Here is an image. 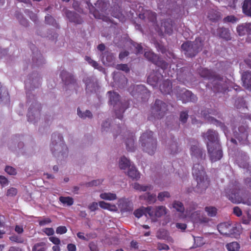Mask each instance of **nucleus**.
<instances>
[{"label":"nucleus","mask_w":251,"mask_h":251,"mask_svg":"<svg viewBox=\"0 0 251 251\" xmlns=\"http://www.w3.org/2000/svg\"><path fill=\"white\" fill-rule=\"evenodd\" d=\"M190 155L194 162L192 174L197 181V187L201 192L205 190L209 185V181L205 175L203 167L200 164L205 159L204 151L201 148L198 142L190 148Z\"/></svg>","instance_id":"nucleus-1"},{"label":"nucleus","mask_w":251,"mask_h":251,"mask_svg":"<svg viewBox=\"0 0 251 251\" xmlns=\"http://www.w3.org/2000/svg\"><path fill=\"white\" fill-rule=\"evenodd\" d=\"M118 2L114 4L111 7L110 10H108L107 7L109 6V2L105 0H98L95 4L96 8L93 10L90 9V12L93 14L96 19L102 20L104 22L112 23V21L108 17L109 12L110 11L111 15L118 19L121 21L125 20V17L123 15L120 0H116Z\"/></svg>","instance_id":"nucleus-2"},{"label":"nucleus","mask_w":251,"mask_h":251,"mask_svg":"<svg viewBox=\"0 0 251 251\" xmlns=\"http://www.w3.org/2000/svg\"><path fill=\"white\" fill-rule=\"evenodd\" d=\"M224 196L233 203H242L251 205V194L241 188L239 182L232 181L225 188Z\"/></svg>","instance_id":"nucleus-3"},{"label":"nucleus","mask_w":251,"mask_h":251,"mask_svg":"<svg viewBox=\"0 0 251 251\" xmlns=\"http://www.w3.org/2000/svg\"><path fill=\"white\" fill-rule=\"evenodd\" d=\"M199 73L202 77L210 81V84L208 85L212 86V89L215 93H224L228 90L226 81L223 77L217 75L215 72L206 68H201L199 69Z\"/></svg>","instance_id":"nucleus-4"},{"label":"nucleus","mask_w":251,"mask_h":251,"mask_svg":"<svg viewBox=\"0 0 251 251\" xmlns=\"http://www.w3.org/2000/svg\"><path fill=\"white\" fill-rule=\"evenodd\" d=\"M107 94L109 96V104L113 105L116 117L121 120L123 117V114L128 107V102L121 101L120 96L117 92L108 91Z\"/></svg>","instance_id":"nucleus-5"},{"label":"nucleus","mask_w":251,"mask_h":251,"mask_svg":"<svg viewBox=\"0 0 251 251\" xmlns=\"http://www.w3.org/2000/svg\"><path fill=\"white\" fill-rule=\"evenodd\" d=\"M140 142L143 151L150 155H152L156 151L157 140L153 137V132L147 130L142 134L140 138Z\"/></svg>","instance_id":"nucleus-6"},{"label":"nucleus","mask_w":251,"mask_h":251,"mask_svg":"<svg viewBox=\"0 0 251 251\" xmlns=\"http://www.w3.org/2000/svg\"><path fill=\"white\" fill-rule=\"evenodd\" d=\"M203 43L200 38H197L193 42L186 41L183 43L181 48L187 57H193L202 50Z\"/></svg>","instance_id":"nucleus-7"},{"label":"nucleus","mask_w":251,"mask_h":251,"mask_svg":"<svg viewBox=\"0 0 251 251\" xmlns=\"http://www.w3.org/2000/svg\"><path fill=\"white\" fill-rule=\"evenodd\" d=\"M50 150L53 154H54L56 151L63 156L68 154V148L64 143L63 138L60 134L54 133L51 135Z\"/></svg>","instance_id":"nucleus-8"},{"label":"nucleus","mask_w":251,"mask_h":251,"mask_svg":"<svg viewBox=\"0 0 251 251\" xmlns=\"http://www.w3.org/2000/svg\"><path fill=\"white\" fill-rule=\"evenodd\" d=\"M167 106L163 101L156 100L153 106L151 108V115L148 117V119L153 121V119H161L168 111Z\"/></svg>","instance_id":"nucleus-9"},{"label":"nucleus","mask_w":251,"mask_h":251,"mask_svg":"<svg viewBox=\"0 0 251 251\" xmlns=\"http://www.w3.org/2000/svg\"><path fill=\"white\" fill-rule=\"evenodd\" d=\"M249 159V157L246 153L242 152L239 153L236 159V162L239 167L246 169V172L249 173L251 176V165H250L248 162ZM245 182L251 189V177L246 178Z\"/></svg>","instance_id":"nucleus-10"},{"label":"nucleus","mask_w":251,"mask_h":251,"mask_svg":"<svg viewBox=\"0 0 251 251\" xmlns=\"http://www.w3.org/2000/svg\"><path fill=\"white\" fill-rule=\"evenodd\" d=\"M206 146L208 156L212 162L219 161L223 157V151L220 143H216L215 145L207 143Z\"/></svg>","instance_id":"nucleus-11"},{"label":"nucleus","mask_w":251,"mask_h":251,"mask_svg":"<svg viewBox=\"0 0 251 251\" xmlns=\"http://www.w3.org/2000/svg\"><path fill=\"white\" fill-rule=\"evenodd\" d=\"M175 93L177 99L181 100L183 103H187L188 102H194L198 100L196 96L191 91L185 89H180L179 87L176 88Z\"/></svg>","instance_id":"nucleus-12"},{"label":"nucleus","mask_w":251,"mask_h":251,"mask_svg":"<svg viewBox=\"0 0 251 251\" xmlns=\"http://www.w3.org/2000/svg\"><path fill=\"white\" fill-rule=\"evenodd\" d=\"M129 91L133 97L137 96L143 98L144 96L148 99L150 96V92L143 85H134L129 88Z\"/></svg>","instance_id":"nucleus-13"},{"label":"nucleus","mask_w":251,"mask_h":251,"mask_svg":"<svg viewBox=\"0 0 251 251\" xmlns=\"http://www.w3.org/2000/svg\"><path fill=\"white\" fill-rule=\"evenodd\" d=\"M202 137L207 140V143L215 145L216 143H220L218 132L213 129H208L206 132L202 134Z\"/></svg>","instance_id":"nucleus-14"},{"label":"nucleus","mask_w":251,"mask_h":251,"mask_svg":"<svg viewBox=\"0 0 251 251\" xmlns=\"http://www.w3.org/2000/svg\"><path fill=\"white\" fill-rule=\"evenodd\" d=\"M41 111V105L35 103V105L31 104L28 109L27 114L28 121L32 122L35 120L36 116L40 114Z\"/></svg>","instance_id":"nucleus-15"},{"label":"nucleus","mask_w":251,"mask_h":251,"mask_svg":"<svg viewBox=\"0 0 251 251\" xmlns=\"http://www.w3.org/2000/svg\"><path fill=\"white\" fill-rule=\"evenodd\" d=\"M139 18L151 23L152 25H155L157 24L156 14L151 10H146L143 13H140Z\"/></svg>","instance_id":"nucleus-16"},{"label":"nucleus","mask_w":251,"mask_h":251,"mask_svg":"<svg viewBox=\"0 0 251 251\" xmlns=\"http://www.w3.org/2000/svg\"><path fill=\"white\" fill-rule=\"evenodd\" d=\"M149 216L152 219L159 218L166 214V208L163 206H159L155 208L149 206Z\"/></svg>","instance_id":"nucleus-17"},{"label":"nucleus","mask_w":251,"mask_h":251,"mask_svg":"<svg viewBox=\"0 0 251 251\" xmlns=\"http://www.w3.org/2000/svg\"><path fill=\"white\" fill-rule=\"evenodd\" d=\"M248 126L246 125H242L238 127L239 133L236 135V138L241 144H245L247 140L248 137Z\"/></svg>","instance_id":"nucleus-18"},{"label":"nucleus","mask_w":251,"mask_h":251,"mask_svg":"<svg viewBox=\"0 0 251 251\" xmlns=\"http://www.w3.org/2000/svg\"><path fill=\"white\" fill-rule=\"evenodd\" d=\"M126 137L125 143L126 145V150L129 151H133L135 150L134 142L135 136L134 134L132 132H130L129 131H126L124 133Z\"/></svg>","instance_id":"nucleus-19"},{"label":"nucleus","mask_w":251,"mask_h":251,"mask_svg":"<svg viewBox=\"0 0 251 251\" xmlns=\"http://www.w3.org/2000/svg\"><path fill=\"white\" fill-rule=\"evenodd\" d=\"M118 205L121 212H130L133 210L132 203L128 199L125 198L119 200Z\"/></svg>","instance_id":"nucleus-20"},{"label":"nucleus","mask_w":251,"mask_h":251,"mask_svg":"<svg viewBox=\"0 0 251 251\" xmlns=\"http://www.w3.org/2000/svg\"><path fill=\"white\" fill-rule=\"evenodd\" d=\"M83 82L86 85V92L87 94L96 93L98 89V86L96 83L93 82L91 77H86L83 79Z\"/></svg>","instance_id":"nucleus-21"},{"label":"nucleus","mask_w":251,"mask_h":251,"mask_svg":"<svg viewBox=\"0 0 251 251\" xmlns=\"http://www.w3.org/2000/svg\"><path fill=\"white\" fill-rule=\"evenodd\" d=\"M60 77L66 85L75 84L76 83V80L75 78L74 75L66 71L63 70L61 72Z\"/></svg>","instance_id":"nucleus-22"},{"label":"nucleus","mask_w":251,"mask_h":251,"mask_svg":"<svg viewBox=\"0 0 251 251\" xmlns=\"http://www.w3.org/2000/svg\"><path fill=\"white\" fill-rule=\"evenodd\" d=\"M65 14L70 22H73L76 24H81L83 22V19L80 16L75 12L66 10Z\"/></svg>","instance_id":"nucleus-23"},{"label":"nucleus","mask_w":251,"mask_h":251,"mask_svg":"<svg viewBox=\"0 0 251 251\" xmlns=\"http://www.w3.org/2000/svg\"><path fill=\"white\" fill-rule=\"evenodd\" d=\"M159 89L162 94L171 95L173 93L172 83L169 79L165 80L160 85Z\"/></svg>","instance_id":"nucleus-24"},{"label":"nucleus","mask_w":251,"mask_h":251,"mask_svg":"<svg viewBox=\"0 0 251 251\" xmlns=\"http://www.w3.org/2000/svg\"><path fill=\"white\" fill-rule=\"evenodd\" d=\"M237 32L240 36L251 34V23H244L237 27Z\"/></svg>","instance_id":"nucleus-25"},{"label":"nucleus","mask_w":251,"mask_h":251,"mask_svg":"<svg viewBox=\"0 0 251 251\" xmlns=\"http://www.w3.org/2000/svg\"><path fill=\"white\" fill-rule=\"evenodd\" d=\"M201 115L205 120L213 122L215 121L216 122H217L216 119L212 117V115L217 116L218 115V112L216 110L205 109L201 111Z\"/></svg>","instance_id":"nucleus-26"},{"label":"nucleus","mask_w":251,"mask_h":251,"mask_svg":"<svg viewBox=\"0 0 251 251\" xmlns=\"http://www.w3.org/2000/svg\"><path fill=\"white\" fill-rule=\"evenodd\" d=\"M242 80L243 86L247 89L251 91V71H246L242 75Z\"/></svg>","instance_id":"nucleus-27"},{"label":"nucleus","mask_w":251,"mask_h":251,"mask_svg":"<svg viewBox=\"0 0 251 251\" xmlns=\"http://www.w3.org/2000/svg\"><path fill=\"white\" fill-rule=\"evenodd\" d=\"M162 77V75L160 74H158L157 73H153L148 76L147 81L151 85L155 87L157 85L159 79Z\"/></svg>","instance_id":"nucleus-28"},{"label":"nucleus","mask_w":251,"mask_h":251,"mask_svg":"<svg viewBox=\"0 0 251 251\" xmlns=\"http://www.w3.org/2000/svg\"><path fill=\"white\" fill-rule=\"evenodd\" d=\"M207 18L212 22H217L221 19V14L217 10L211 9L208 12Z\"/></svg>","instance_id":"nucleus-29"},{"label":"nucleus","mask_w":251,"mask_h":251,"mask_svg":"<svg viewBox=\"0 0 251 251\" xmlns=\"http://www.w3.org/2000/svg\"><path fill=\"white\" fill-rule=\"evenodd\" d=\"M161 26L164 27V31L166 33L171 35L173 33V21L171 19H168L163 21L161 23Z\"/></svg>","instance_id":"nucleus-30"},{"label":"nucleus","mask_w":251,"mask_h":251,"mask_svg":"<svg viewBox=\"0 0 251 251\" xmlns=\"http://www.w3.org/2000/svg\"><path fill=\"white\" fill-rule=\"evenodd\" d=\"M231 225L227 223H223L219 224L217 228L221 234L228 235L230 233Z\"/></svg>","instance_id":"nucleus-31"},{"label":"nucleus","mask_w":251,"mask_h":251,"mask_svg":"<svg viewBox=\"0 0 251 251\" xmlns=\"http://www.w3.org/2000/svg\"><path fill=\"white\" fill-rule=\"evenodd\" d=\"M127 175L133 180H137L140 177V173L136 169L135 166L131 165L128 167Z\"/></svg>","instance_id":"nucleus-32"},{"label":"nucleus","mask_w":251,"mask_h":251,"mask_svg":"<svg viewBox=\"0 0 251 251\" xmlns=\"http://www.w3.org/2000/svg\"><path fill=\"white\" fill-rule=\"evenodd\" d=\"M217 32L221 38L226 41L231 40L230 33L228 29L224 27L220 28L218 29Z\"/></svg>","instance_id":"nucleus-33"},{"label":"nucleus","mask_w":251,"mask_h":251,"mask_svg":"<svg viewBox=\"0 0 251 251\" xmlns=\"http://www.w3.org/2000/svg\"><path fill=\"white\" fill-rule=\"evenodd\" d=\"M242 11L245 15L251 17V0H244Z\"/></svg>","instance_id":"nucleus-34"},{"label":"nucleus","mask_w":251,"mask_h":251,"mask_svg":"<svg viewBox=\"0 0 251 251\" xmlns=\"http://www.w3.org/2000/svg\"><path fill=\"white\" fill-rule=\"evenodd\" d=\"M169 144L168 150L170 154H175L179 151V148L178 143L176 140H174V138L170 141Z\"/></svg>","instance_id":"nucleus-35"},{"label":"nucleus","mask_w":251,"mask_h":251,"mask_svg":"<svg viewBox=\"0 0 251 251\" xmlns=\"http://www.w3.org/2000/svg\"><path fill=\"white\" fill-rule=\"evenodd\" d=\"M149 206L146 208L144 207H141L137 209H136L134 211L133 214L136 218H140L144 215L146 216H147V215H149Z\"/></svg>","instance_id":"nucleus-36"},{"label":"nucleus","mask_w":251,"mask_h":251,"mask_svg":"<svg viewBox=\"0 0 251 251\" xmlns=\"http://www.w3.org/2000/svg\"><path fill=\"white\" fill-rule=\"evenodd\" d=\"M99 205L101 208L104 209H107L111 211H117V208L115 205L110 204V203L105 202L104 201H99Z\"/></svg>","instance_id":"nucleus-37"},{"label":"nucleus","mask_w":251,"mask_h":251,"mask_svg":"<svg viewBox=\"0 0 251 251\" xmlns=\"http://www.w3.org/2000/svg\"><path fill=\"white\" fill-rule=\"evenodd\" d=\"M32 60L36 66H39L44 63V58L42 55L38 50H36L35 54L33 56Z\"/></svg>","instance_id":"nucleus-38"},{"label":"nucleus","mask_w":251,"mask_h":251,"mask_svg":"<svg viewBox=\"0 0 251 251\" xmlns=\"http://www.w3.org/2000/svg\"><path fill=\"white\" fill-rule=\"evenodd\" d=\"M119 164L121 169L125 170L130 166V162L129 159L124 156L120 158Z\"/></svg>","instance_id":"nucleus-39"},{"label":"nucleus","mask_w":251,"mask_h":251,"mask_svg":"<svg viewBox=\"0 0 251 251\" xmlns=\"http://www.w3.org/2000/svg\"><path fill=\"white\" fill-rule=\"evenodd\" d=\"M145 57L149 61L153 63L156 61L157 59H158V56L151 51H147L144 53Z\"/></svg>","instance_id":"nucleus-40"},{"label":"nucleus","mask_w":251,"mask_h":251,"mask_svg":"<svg viewBox=\"0 0 251 251\" xmlns=\"http://www.w3.org/2000/svg\"><path fill=\"white\" fill-rule=\"evenodd\" d=\"M100 196L101 199L105 200L113 201L117 199L116 195L111 193H103Z\"/></svg>","instance_id":"nucleus-41"},{"label":"nucleus","mask_w":251,"mask_h":251,"mask_svg":"<svg viewBox=\"0 0 251 251\" xmlns=\"http://www.w3.org/2000/svg\"><path fill=\"white\" fill-rule=\"evenodd\" d=\"M228 251H238L240 249V245L237 242H232L226 245Z\"/></svg>","instance_id":"nucleus-42"},{"label":"nucleus","mask_w":251,"mask_h":251,"mask_svg":"<svg viewBox=\"0 0 251 251\" xmlns=\"http://www.w3.org/2000/svg\"><path fill=\"white\" fill-rule=\"evenodd\" d=\"M59 201L64 204L71 206L74 203V199L70 197H60Z\"/></svg>","instance_id":"nucleus-43"},{"label":"nucleus","mask_w":251,"mask_h":251,"mask_svg":"<svg viewBox=\"0 0 251 251\" xmlns=\"http://www.w3.org/2000/svg\"><path fill=\"white\" fill-rule=\"evenodd\" d=\"M134 189L139 191H146L151 189V185H142L138 183H134L133 185Z\"/></svg>","instance_id":"nucleus-44"},{"label":"nucleus","mask_w":251,"mask_h":251,"mask_svg":"<svg viewBox=\"0 0 251 251\" xmlns=\"http://www.w3.org/2000/svg\"><path fill=\"white\" fill-rule=\"evenodd\" d=\"M156 66L161 68L163 70L167 69L168 67V63H167L165 60L161 59L158 57V59H157L156 61L154 63Z\"/></svg>","instance_id":"nucleus-45"},{"label":"nucleus","mask_w":251,"mask_h":251,"mask_svg":"<svg viewBox=\"0 0 251 251\" xmlns=\"http://www.w3.org/2000/svg\"><path fill=\"white\" fill-rule=\"evenodd\" d=\"M77 114L79 117L82 119H85L87 117L91 118L93 116L90 111L87 110L85 112H82L79 108H77Z\"/></svg>","instance_id":"nucleus-46"},{"label":"nucleus","mask_w":251,"mask_h":251,"mask_svg":"<svg viewBox=\"0 0 251 251\" xmlns=\"http://www.w3.org/2000/svg\"><path fill=\"white\" fill-rule=\"evenodd\" d=\"M46 23L50 25H52L56 27L58 26V24L56 23V20L50 15H48L45 17Z\"/></svg>","instance_id":"nucleus-47"},{"label":"nucleus","mask_w":251,"mask_h":251,"mask_svg":"<svg viewBox=\"0 0 251 251\" xmlns=\"http://www.w3.org/2000/svg\"><path fill=\"white\" fill-rule=\"evenodd\" d=\"M205 211L210 217L216 216L217 212V208L214 206H206L205 207Z\"/></svg>","instance_id":"nucleus-48"},{"label":"nucleus","mask_w":251,"mask_h":251,"mask_svg":"<svg viewBox=\"0 0 251 251\" xmlns=\"http://www.w3.org/2000/svg\"><path fill=\"white\" fill-rule=\"evenodd\" d=\"M145 200L150 203H153L156 201V195L155 194H151L150 193H147L144 195Z\"/></svg>","instance_id":"nucleus-49"},{"label":"nucleus","mask_w":251,"mask_h":251,"mask_svg":"<svg viewBox=\"0 0 251 251\" xmlns=\"http://www.w3.org/2000/svg\"><path fill=\"white\" fill-rule=\"evenodd\" d=\"M16 17L17 19L19 20L20 24L23 25L25 26H27L28 25V22L26 19H25L23 15L19 12H16Z\"/></svg>","instance_id":"nucleus-50"},{"label":"nucleus","mask_w":251,"mask_h":251,"mask_svg":"<svg viewBox=\"0 0 251 251\" xmlns=\"http://www.w3.org/2000/svg\"><path fill=\"white\" fill-rule=\"evenodd\" d=\"M173 207L177 211L181 213L183 212L184 211V207L183 203L179 201H175L174 202Z\"/></svg>","instance_id":"nucleus-51"},{"label":"nucleus","mask_w":251,"mask_h":251,"mask_svg":"<svg viewBox=\"0 0 251 251\" xmlns=\"http://www.w3.org/2000/svg\"><path fill=\"white\" fill-rule=\"evenodd\" d=\"M45 244L43 242L36 243L32 248V251H45Z\"/></svg>","instance_id":"nucleus-52"},{"label":"nucleus","mask_w":251,"mask_h":251,"mask_svg":"<svg viewBox=\"0 0 251 251\" xmlns=\"http://www.w3.org/2000/svg\"><path fill=\"white\" fill-rule=\"evenodd\" d=\"M106 61L109 64L113 63L115 60V56L113 53L106 52L104 53Z\"/></svg>","instance_id":"nucleus-53"},{"label":"nucleus","mask_w":251,"mask_h":251,"mask_svg":"<svg viewBox=\"0 0 251 251\" xmlns=\"http://www.w3.org/2000/svg\"><path fill=\"white\" fill-rule=\"evenodd\" d=\"M9 240L13 242L17 243H23L24 242V239L23 237L15 234L10 236Z\"/></svg>","instance_id":"nucleus-54"},{"label":"nucleus","mask_w":251,"mask_h":251,"mask_svg":"<svg viewBox=\"0 0 251 251\" xmlns=\"http://www.w3.org/2000/svg\"><path fill=\"white\" fill-rule=\"evenodd\" d=\"M235 105L237 108H240L246 106V101L243 98H239L235 100Z\"/></svg>","instance_id":"nucleus-55"},{"label":"nucleus","mask_w":251,"mask_h":251,"mask_svg":"<svg viewBox=\"0 0 251 251\" xmlns=\"http://www.w3.org/2000/svg\"><path fill=\"white\" fill-rule=\"evenodd\" d=\"M18 193L17 189L14 187H11L7 190L6 195L7 197H13L15 196Z\"/></svg>","instance_id":"nucleus-56"},{"label":"nucleus","mask_w":251,"mask_h":251,"mask_svg":"<svg viewBox=\"0 0 251 251\" xmlns=\"http://www.w3.org/2000/svg\"><path fill=\"white\" fill-rule=\"evenodd\" d=\"M158 7L160 10H163L162 13H168V10L170 9V6L168 4L165 5L164 3L160 2L158 4Z\"/></svg>","instance_id":"nucleus-57"},{"label":"nucleus","mask_w":251,"mask_h":251,"mask_svg":"<svg viewBox=\"0 0 251 251\" xmlns=\"http://www.w3.org/2000/svg\"><path fill=\"white\" fill-rule=\"evenodd\" d=\"M188 118L187 111H182L180 113L179 120L182 123H186Z\"/></svg>","instance_id":"nucleus-58"},{"label":"nucleus","mask_w":251,"mask_h":251,"mask_svg":"<svg viewBox=\"0 0 251 251\" xmlns=\"http://www.w3.org/2000/svg\"><path fill=\"white\" fill-rule=\"evenodd\" d=\"M103 181L102 179H97V180H94L90 182H87L85 183V185L87 187H91L93 186H97L101 183H102Z\"/></svg>","instance_id":"nucleus-59"},{"label":"nucleus","mask_w":251,"mask_h":251,"mask_svg":"<svg viewBox=\"0 0 251 251\" xmlns=\"http://www.w3.org/2000/svg\"><path fill=\"white\" fill-rule=\"evenodd\" d=\"M238 19L233 15L227 16L224 19V22H229L235 23L238 21Z\"/></svg>","instance_id":"nucleus-60"},{"label":"nucleus","mask_w":251,"mask_h":251,"mask_svg":"<svg viewBox=\"0 0 251 251\" xmlns=\"http://www.w3.org/2000/svg\"><path fill=\"white\" fill-rule=\"evenodd\" d=\"M116 69L117 70L124 71L126 73H128L130 71V69H129V67H128V65L126 64H118L116 66Z\"/></svg>","instance_id":"nucleus-61"},{"label":"nucleus","mask_w":251,"mask_h":251,"mask_svg":"<svg viewBox=\"0 0 251 251\" xmlns=\"http://www.w3.org/2000/svg\"><path fill=\"white\" fill-rule=\"evenodd\" d=\"M85 60L94 68H98L99 64L97 63V62L92 59L90 57L86 56L85 57Z\"/></svg>","instance_id":"nucleus-62"},{"label":"nucleus","mask_w":251,"mask_h":251,"mask_svg":"<svg viewBox=\"0 0 251 251\" xmlns=\"http://www.w3.org/2000/svg\"><path fill=\"white\" fill-rule=\"evenodd\" d=\"M251 221V215L247 213L246 215H244L242 218V223L245 225H248Z\"/></svg>","instance_id":"nucleus-63"},{"label":"nucleus","mask_w":251,"mask_h":251,"mask_svg":"<svg viewBox=\"0 0 251 251\" xmlns=\"http://www.w3.org/2000/svg\"><path fill=\"white\" fill-rule=\"evenodd\" d=\"M5 171L10 175L15 176L17 174L16 170L11 166H6L5 168Z\"/></svg>","instance_id":"nucleus-64"}]
</instances>
